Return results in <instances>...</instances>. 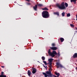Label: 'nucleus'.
Segmentation results:
<instances>
[{
	"label": "nucleus",
	"mask_w": 77,
	"mask_h": 77,
	"mask_svg": "<svg viewBox=\"0 0 77 77\" xmlns=\"http://www.w3.org/2000/svg\"><path fill=\"white\" fill-rule=\"evenodd\" d=\"M42 16L44 18H48L50 17V14L48 11H44L42 12Z\"/></svg>",
	"instance_id": "1"
},
{
	"label": "nucleus",
	"mask_w": 77,
	"mask_h": 77,
	"mask_svg": "<svg viewBox=\"0 0 77 77\" xmlns=\"http://www.w3.org/2000/svg\"><path fill=\"white\" fill-rule=\"evenodd\" d=\"M48 54H49V56H51L52 57H54L55 56V55H57V53L56 52V51H53L52 52H51V50H48Z\"/></svg>",
	"instance_id": "2"
},
{
	"label": "nucleus",
	"mask_w": 77,
	"mask_h": 77,
	"mask_svg": "<svg viewBox=\"0 0 77 77\" xmlns=\"http://www.w3.org/2000/svg\"><path fill=\"white\" fill-rule=\"evenodd\" d=\"M61 6L60 5L57 4V6L60 9L63 10L65 9L66 7L65 6V5H64V2H63L61 4Z\"/></svg>",
	"instance_id": "3"
},
{
	"label": "nucleus",
	"mask_w": 77,
	"mask_h": 77,
	"mask_svg": "<svg viewBox=\"0 0 77 77\" xmlns=\"http://www.w3.org/2000/svg\"><path fill=\"white\" fill-rule=\"evenodd\" d=\"M56 65L57 66V68H59V67L62 68L63 67V66L59 62H57Z\"/></svg>",
	"instance_id": "4"
},
{
	"label": "nucleus",
	"mask_w": 77,
	"mask_h": 77,
	"mask_svg": "<svg viewBox=\"0 0 77 77\" xmlns=\"http://www.w3.org/2000/svg\"><path fill=\"white\" fill-rule=\"evenodd\" d=\"M32 74H35L37 72V70L35 68H33L32 69Z\"/></svg>",
	"instance_id": "5"
},
{
	"label": "nucleus",
	"mask_w": 77,
	"mask_h": 77,
	"mask_svg": "<svg viewBox=\"0 0 77 77\" xmlns=\"http://www.w3.org/2000/svg\"><path fill=\"white\" fill-rule=\"evenodd\" d=\"M37 8H38V6H37V5H35V6H33V8L34 10V11H37Z\"/></svg>",
	"instance_id": "6"
},
{
	"label": "nucleus",
	"mask_w": 77,
	"mask_h": 77,
	"mask_svg": "<svg viewBox=\"0 0 77 77\" xmlns=\"http://www.w3.org/2000/svg\"><path fill=\"white\" fill-rule=\"evenodd\" d=\"M4 72H2L1 75H0V77H7L6 75H3Z\"/></svg>",
	"instance_id": "7"
},
{
	"label": "nucleus",
	"mask_w": 77,
	"mask_h": 77,
	"mask_svg": "<svg viewBox=\"0 0 77 77\" xmlns=\"http://www.w3.org/2000/svg\"><path fill=\"white\" fill-rule=\"evenodd\" d=\"M31 71L29 70H28L27 72V74L28 75H29V77H30V75H31Z\"/></svg>",
	"instance_id": "8"
},
{
	"label": "nucleus",
	"mask_w": 77,
	"mask_h": 77,
	"mask_svg": "<svg viewBox=\"0 0 77 77\" xmlns=\"http://www.w3.org/2000/svg\"><path fill=\"white\" fill-rule=\"evenodd\" d=\"M51 49L53 50H56L57 49L56 47H52L50 48Z\"/></svg>",
	"instance_id": "9"
},
{
	"label": "nucleus",
	"mask_w": 77,
	"mask_h": 77,
	"mask_svg": "<svg viewBox=\"0 0 77 77\" xmlns=\"http://www.w3.org/2000/svg\"><path fill=\"white\" fill-rule=\"evenodd\" d=\"M72 57L73 58H75L77 57V53H75L73 55V56H72Z\"/></svg>",
	"instance_id": "10"
},
{
	"label": "nucleus",
	"mask_w": 77,
	"mask_h": 77,
	"mask_svg": "<svg viewBox=\"0 0 77 77\" xmlns=\"http://www.w3.org/2000/svg\"><path fill=\"white\" fill-rule=\"evenodd\" d=\"M54 59L53 58H50L48 60V62L52 63V62L54 60Z\"/></svg>",
	"instance_id": "11"
},
{
	"label": "nucleus",
	"mask_w": 77,
	"mask_h": 77,
	"mask_svg": "<svg viewBox=\"0 0 77 77\" xmlns=\"http://www.w3.org/2000/svg\"><path fill=\"white\" fill-rule=\"evenodd\" d=\"M37 6H38V7H42L43 6V5L41 4H37Z\"/></svg>",
	"instance_id": "12"
},
{
	"label": "nucleus",
	"mask_w": 77,
	"mask_h": 77,
	"mask_svg": "<svg viewBox=\"0 0 77 77\" xmlns=\"http://www.w3.org/2000/svg\"><path fill=\"white\" fill-rule=\"evenodd\" d=\"M45 73L46 74H51V71H47L45 72Z\"/></svg>",
	"instance_id": "13"
},
{
	"label": "nucleus",
	"mask_w": 77,
	"mask_h": 77,
	"mask_svg": "<svg viewBox=\"0 0 77 77\" xmlns=\"http://www.w3.org/2000/svg\"><path fill=\"white\" fill-rule=\"evenodd\" d=\"M42 74L43 75H45V77H48V75H47L46 73L45 72H42Z\"/></svg>",
	"instance_id": "14"
},
{
	"label": "nucleus",
	"mask_w": 77,
	"mask_h": 77,
	"mask_svg": "<svg viewBox=\"0 0 77 77\" xmlns=\"http://www.w3.org/2000/svg\"><path fill=\"white\" fill-rule=\"evenodd\" d=\"M54 14L55 15H57V16H59V13L58 12H54Z\"/></svg>",
	"instance_id": "15"
},
{
	"label": "nucleus",
	"mask_w": 77,
	"mask_h": 77,
	"mask_svg": "<svg viewBox=\"0 0 77 77\" xmlns=\"http://www.w3.org/2000/svg\"><path fill=\"white\" fill-rule=\"evenodd\" d=\"M42 9L43 11H48V9L46 7L42 8Z\"/></svg>",
	"instance_id": "16"
},
{
	"label": "nucleus",
	"mask_w": 77,
	"mask_h": 77,
	"mask_svg": "<svg viewBox=\"0 0 77 77\" xmlns=\"http://www.w3.org/2000/svg\"><path fill=\"white\" fill-rule=\"evenodd\" d=\"M60 41H61V42H63L64 41V39L62 38H60Z\"/></svg>",
	"instance_id": "17"
},
{
	"label": "nucleus",
	"mask_w": 77,
	"mask_h": 77,
	"mask_svg": "<svg viewBox=\"0 0 77 77\" xmlns=\"http://www.w3.org/2000/svg\"><path fill=\"white\" fill-rule=\"evenodd\" d=\"M71 2L72 3V2H73L75 4V2H76V0H70Z\"/></svg>",
	"instance_id": "18"
},
{
	"label": "nucleus",
	"mask_w": 77,
	"mask_h": 77,
	"mask_svg": "<svg viewBox=\"0 0 77 77\" xmlns=\"http://www.w3.org/2000/svg\"><path fill=\"white\" fill-rule=\"evenodd\" d=\"M65 12H63L61 14V15H62V17H65Z\"/></svg>",
	"instance_id": "19"
},
{
	"label": "nucleus",
	"mask_w": 77,
	"mask_h": 77,
	"mask_svg": "<svg viewBox=\"0 0 77 77\" xmlns=\"http://www.w3.org/2000/svg\"><path fill=\"white\" fill-rule=\"evenodd\" d=\"M70 16H71V14H70V13L67 14L66 17H69Z\"/></svg>",
	"instance_id": "20"
},
{
	"label": "nucleus",
	"mask_w": 77,
	"mask_h": 77,
	"mask_svg": "<svg viewBox=\"0 0 77 77\" xmlns=\"http://www.w3.org/2000/svg\"><path fill=\"white\" fill-rule=\"evenodd\" d=\"M55 75H57V76H59L60 75V73H57L56 72L55 73Z\"/></svg>",
	"instance_id": "21"
},
{
	"label": "nucleus",
	"mask_w": 77,
	"mask_h": 77,
	"mask_svg": "<svg viewBox=\"0 0 77 77\" xmlns=\"http://www.w3.org/2000/svg\"><path fill=\"white\" fill-rule=\"evenodd\" d=\"M43 67H44L46 69H47V68H48V67L47 66H46L44 65V64H43Z\"/></svg>",
	"instance_id": "22"
},
{
	"label": "nucleus",
	"mask_w": 77,
	"mask_h": 77,
	"mask_svg": "<svg viewBox=\"0 0 77 77\" xmlns=\"http://www.w3.org/2000/svg\"><path fill=\"white\" fill-rule=\"evenodd\" d=\"M42 60H45V58L44 57L42 56Z\"/></svg>",
	"instance_id": "23"
},
{
	"label": "nucleus",
	"mask_w": 77,
	"mask_h": 77,
	"mask_svg": "<svg viewBox=\"0 0 77 77\" xmlns=\"http://www.w3.org/2000/svg\"><path fill=\"white\" fill-rule=\"evenodd\" d=\"M65 6H66V7H68V4H67V3L66 2L65 3Z\"/></svg>",
	"instance_id": "24"
},
{
	"label": "nucleus",
	"mask_w": 77,
	"mask_h": 77,
	"mask_svg": "<svg viewBox=\"0 0 77 77\" xmlns=\"http://www.w3.org/2000/svg\"><path fill=\"white\" fill-rule=\"evenodd\" d=\"M43 63H44L45 65H47V63L46 61H43Z\"/></svg>",
	"instance_id": "25"
},
{
	"label": "nucleus",
	"mask_w": 77,
	"mask_h": 77,
	"mask_svg": "<svg viewBox=\"0 0 77 77\" xmlns=\"http://www.w3.org/2000/svg\"><path fill=\"white\" fill-rule=\"evenodd\" d=\"M70 26H71V27H74V25L72 24H70Z\"/></svg>",
	"instance_id": "26"
},
{
	"label": "nucleus",
	"mask_w": 77,
	"mask_h": 77,
	"mask_svg": "<svg viewBox=\"0 0 77 77\" xmlns=\"http://www.w3.org/2000/svg\"><path fill=\"white\" fill-rule=\"evenodd\" d=\"M49 65V67H52V63H50V64Z\"/></svg>",
	"instance_id": "27"
},
{
	"label": "nucleus",
	"mask_w": 77,
	"mask_h": 77,
	"mask_svg": "<svg viewBox=\"0 0 77 77\" xmlns=\"http://www.w3.org/2000/svg\"><path fill=\"white\" fill-rule=\"evenodd\" d=\"M53 75H52L51 74H49V76L50 77H52Z\"/></svg>",
	"instance_id": "28"
},
{
	"label": "nucleus",
	"mask_w": 77,
	"mask_h": 77,
	"mask_svg": "<svg viewBox=\"0 0 77 77\" xmlns=\"http://www.w3.org/2000/svg\"><path fill=\"white\" fill-rule=\"evenodd\" d=\"M50 63L52 64V63L49 62V63H47V65H50Z\"/></svg>",
	"instance_id": "29"
},
{
	"label": "nucleus",
	"mask_w": 77,
	"mask_h": 77,
	"mask_svg": "<svg viewBox=\"0 0 77 77\" xmlns=\"http://www.w3.org/2000/svg\"><path fill=\"white\" fill-rule=\"evenodd\" d=\"M27 5H31V3H27Z\"/></svg>",
	"instance_id": "30"
},
{
	"label": "nucleus",
	"mask_w": 77,
	"mask_h": 77,
	"mask_svg": "<svg viewBox=\"0 0 77 77\" xmlns=\"http://www.w3.org/2000/svg\"><path fill=\"white\" fill-rule=\"evenodd\" d=\"M49 71H51L52 70L51 67H49Z\"/></svg>",
	"instance_id": "31"
},
{
	"label": "nucleus",
	"mask_w": 77,
	"mask_h": 77,
	"mask_svg": "<svg viewBox=\"0 0 77 77\" xmlns=\"http://www.w3.org/2000/svg\"><path fill=\"white\" fill-rule=\"evenodd\" d=\"M52 45L53 46H55V44L54 43H53Z\"/></svg>",
	"instance_id": "32"
},
{
	"label": "nucleus",
	"mask_w": 77,
	"mask_h": 77,
	"mask_svg": "<svg viewBox=\"0 0 77 77\" xmlns=\"http://www.w3.org/2000/svg\"><path fill=\"white\" fill-rule=\"evenodd\" d=\"M53 76H54V77H59V76H56L54 75H53Z\"/></svg>",
	"instance_id": "33"
},
{
	"label": "nucleus",
	"mask_w": 77,
	"mask_h": 77,
	"mask_svg": "<svg viewBox=\"0 0 77 77\" xmlns=\"http://www.w3.org/2000/svg\"><path fill=\"white\" fill-rule=\"evenodd\" d=\"M1 67H2L3 68H4L5 67V66H2Z\"/></svg>",
	"instance_id": "34"
},
{
	"label": "nucleus",
	"mask_w": 77,
	"mask_h": 77,
	"mask_svg": "<svg viewBox=\"0 0 77 77\" xmlns=\"http://www.w3.org/2000/svg\"><path fill=\"white\" fill-rule=\"evenodd\" d=\"M26 1H27V2H30V0H26Z\"/></svg>",
	"instance_id": "35"
},
{
	"label": "nucleus",
	"mask_w": 77,
	"mask_h": 77,
	"mask_svg": "<svg viewBox=\"0 0 77 77\" xmlns=\"http://www.w3.org/2000/svg\"><path fill=\"white\" fill-rule=\"evenodd\" d=\"M58 54L59 55V56H60V52H58Z\"/></svg>",
	"instance_id": "36"
},
{
	"label": "nucleus",
	"mask_w": 77,
	"mask_h": 77,
	"mask_svg": "<svg viewBox=\"0 0 77 77\" xmlns=\"http://www.w3.org/2000/svg\"><path fill=\"white\" fill-rule=\"evenodd\" d=\"M76 70H77V67H76Z\"/></svg>",
	"instance_id": "37"
},
{
	"label": "nucleus",
	"mask_w": 77,
	"mask_h": 77,
	"mask_svg": "<svg viewBox=\"0 0 77 77\" xmlns=\"http://www.w3.org/2000/svg\"><path fill=\"white\" fill-rule=\"evenodd\" d=\"M76 29H77V28H75Z\"/></svg>",
	"instance_id": "38"
},
{
	"label": "nucleus",
	"mask_w": 77,
	"mask_h": 77,
	"mask_svg": "<svg viewBox=\"0 0 77 77\" xmlns=\"http://www.w3.org/2000/svg\"><path fill=\"white\" fill-rule=\"evenodd\" d=\"M51 6L50 5V8H51Z\"/></svg>",
	"instance_id": "39"
},
{
	"label": "nucleus",
	"mask_w": 77,
	"mask_h": 77,
	"mask_svg": "<svg viewBox=\"0 0 77 77\" xmlns=\"http://www.w3.org/2000/svg\"><path fill=\"white\" fill-rule=\"evenodd\" d=\"M75 32H77V31H75Z\"/></svg>",
	"instance_id": "40"
}]
</instances>
